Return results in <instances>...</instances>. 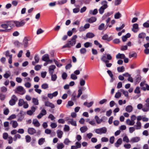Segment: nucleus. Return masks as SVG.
Wrapping results in <instances>:
<instances>
[{"instance_id": "1", "label": "nucleus", "mask_w": 149, "mask_h": 149, "mask_svg": "<svg viewBox=\"0 0 149 149\" xmlns=\"http://www.w3.org/2000/svg\"><path fill=\"white\" fill-rule=\"evenodd\" d=\"M77 38L76 35L73 36L70 40H68L67 43L62 47L63 48H70L74 46L76 43V39Z\"/></svg>"}, {"instance_id": "2", "label": "nucleus", "mask_w": 149, "mask_h": 149, "mask_svg": "<svg viewBox=\"0 0 149 149\" xmlns=\"http://www.w3.org/2000/svg\"><path fill=\"white\" fill-rule=\"evenodd\" d=\"M14 91L15 93L19 94L21 95H23L26 93L25 89L21 86L17 87Z\"/></svg>"}, {"instance_id": "3", "label": "nucleus", "mask_w": 149, "mask_h": 149, "mask_svg": "<svg viewBox=\"0 0 149 149\" xmlns=\"http://www.w3.org/2000/svg\"><path fill=\"white\" fill-rule=\"evenodd\" d=\"M95 131L96 134H105L107 132V129L105 127H104L95 129Z\"/></svg>"}, {"instance_id": "4", "label": "nucleus", "mask_w": 149, "mask_h": 149, "mask_svg": "<svg viewBox=\"0 0 149 149\" xmlns=\"http://www.w3.org/2000/svg\"><path fill=\"white\" fill-rule=\"evenodd\" d=\"M146 103L143 105L142 110L144 112L149 111V98H147L145 100Z\"/></svg>"}, {"instance_id": "5", "label": "nucleus", "mask_w": 149, "mask_h": 149, "mask_svg": "<svg viewBox=\"0 0 149 149\" xmlns=\"http://www.w3.org/2000/svg\"><path fill=\"white\" fill-rule=\"evenodd\" d=\"M18 100V98L15 95H12L11 99L9 101V104L10 106H13L15 104L16 102Z\"/></svg>"}, {"instance_id": "6", "label": "nucleus", "mask_w": 149, "mask_h": 149, "mask_svg": "<svg viewBox=\"0 0 149 149\" xmlns=\"http://www.w3.org/2000/svg\"><path fill=\"white\" fill-rule=\"evenodd\" d=\"M13 23H14L15 24L17 27H19L23 26L24 25L26 22L24 21L23 20H21L20 21H14L13 22Z\"/></svg>"}, {"instance_id": "7", "label": "nucleus", "mask_w": 149, "mask_h": 149, "mask_svg": "<svg viewBox=\"0 0 149 149\" xmlns=\"http://www.w3.org/2000/svg\"><path fill=\"white\" fill-rule=\"evenodd\" d=\"M106 56L105 55H103L101 58V59L103 62L105 63H107L106 64V65L107 67L110 68L111 67L112 65V64L111 63H107L109 62V61L107 60H106Z\"/></svg>"}, {"instance_id": "8", "label": "nucleus", "mask_w": 149, "mask_h": 149, "mask_svg": "<svg viewBox=\"0 0 149 149\" xmlns=\"http://www.w3.org/2000/svg\"><path fill=\"white\" fill-rule=\"evenodd\" d=\"M37 108L38 107L36 106H32L31 107V110L27 111V114L31 116L33 114V113L35 111L36 109H37Z\"/></svg>"}, {"instance_id": "9", "label": "nucleus", "mask_w": 149, "mask_h": 149, "mask_svg": "<svg viewBox=\"0 0 149 149\" xmlns=\"http://www.w3.org/2000/svg\"><path fill=\"white\" fill-rule=\"evenodd\" d=\"M47 114V111L45 109H43L42 110L40 113L37 116V118L40 119L44 116L45 115Z\"/></svg>"}, {"instance_id": "10", "label": "nucleus", "mask_w": 149, "mask_h": 149, "mask_svg": "<svg viewBox=\"0 0 149 149\" xmlns=\"http://www.w3.org/2000/svg\"><path fill=\"white\" fill-rule=\"evenodd\" d=\"M29 40V38L26 37L24 38L23 41V44L24 48H26L28 46V41Z\"/></svg>"}, {"instance_id": "11", "label": "nucleus", "mask_w": 149, "mask_h": 149, "mask_svg": "<svg viewBox=\"0 0 149 149\" xmlns=\"http://www.w3.org/2000/svg\"><path fill=\"white\" fill-rule=\"evenodd\" d=\"M139 30V25L137 23H135L132 25V31L134 33H136Z\"/></svg>"}, {"instance_id": "12", "label": "nucleus", "mask_w": 149, "mask_h": 149, "mask_svg": "<svg viewBox=\"0 0 149 149\" xmlns=\"http://www.w3.org/2000/svg\"><path fill=\"white\" fill-rule=\"evenodd\" d=\"M10 24L13 25V22L12 21L8 22L7 24H3L1 25V27L3 29H7L9 26H10Z\"/></svg>"}, {"instance_id": "13", "label": "nucleus", "mask_w": 149, "mask_h": 149, "mask_svg": "<svg viewBox=\"0 0 149 149\" xmlns=\"http://www.w3.org/2000/svg\"><path fill=\"white\" fill-rule=\"evenodd\" d=\"M140 138L139 137H135L132 138L130 140V142L132 143H137L140 140Z\"/></svg>"}, {"instance_id": "14", "label": "nucleus", "mask_w": 149, "mask_h": 149, "mask_svg": "<svg viewBox=\"0 0 149 149\" xmlns=\"http://www.w3.org/2000/svg\"><path fill=\"white\" fill-rule=\"evenodd\" d=\"M45 106L49 107L51 108H54L55 107V106L54 104L49 102L48 101H45Z\"/></svg>"}, {"instance_id": "15", "label": "nucleus", "mask_w": 149, "mask_h": 149, "mask_svg": "<svg viewBox=\"0 0 149 149\" xmlns=\"http://www.w3.org/2000/svg\"><path fill=\"white\" fill-rule=\"evenodd\" d=\"M56 67L54 65H52L49 67V74L53 73Z\"/></svg>"}, {"instance_id": "16", "label": "nucleus", "mask_w": 149, "mask_h": 149, "mask_svg": "<svg viewBox=\"0 0 149 149\" xmlns=\"http://www.w3.org/2000/svg\"><path fill=\"white\" fill-rule=\"evenodd\" d=\"M102 39L104 40H107L109 41L112 39V38L111 36L109 37L108 36L107 34H106L102 37Z\"/></svg>"}, {"instance_id": "17", "label": "nucleus", "mask_w": 149, "mask_h": 149, "mask_svg": "<svg viewBox=\"0 0 149 149\" xmlns=\"http://www.w3.org/2000/svg\"><path fill=\"white\" fill-rule=\"evenodd\" d=\"M28 132L29 134L33 135L36 133V130L34 128L30 127L28 129Z\"/></svg>"}, {"instance_id": "18", "label": "nucleus", "mask_w": 149, "mask_h": 149, "mask_svg": "<svg viewBox=\"0 0 149 149\" xmlns=\"http://www.w3.org/2000/svg\"><path fill=\"white\" fill-rule=\"evenodd\" d=\"M49 56L48 54H45L42 56V60L44 61L47 62L48 60H49Z\"/></svg>"}, {"instance_id": "19", "label": "nucleus", "mask_w": 149, "mask_h": 149, "mask_svg": "<svg viewBox=\"0 0 149 149\" xmlns=\"http://www.w3.org/2000/svg\"><path fill=\"white\" fill-rule=\"evenodd\" d=\"M122 143V140L121 138H119L115 143V146L116 147H118Z\"/></svg>"}, {"instance_id": "20", "label": "nucleus", "mask_w": 149, "mask_h": 149, "mask_svg": "<svg viewBox=\"0 0 149 149\" xmlns=\"http://www.w3.org/2000/svg\"><path fill=\"white\" fill-rule=\"evenodd\" d=\"M136 125H134V127L136 130H139L141 129V124L140 122H136Z\"/></svg>"}, {"instance_id": "21", "label": "nucleus", "mask_w": 149, "mask_h": 149, "mask_svg": "<svg viewBox=\"0 0 149 149\" xmlns=\"http://www.w3.org/2000/svg\"><path fill=\"white\" fill-rule=\"evenodd\" d=\"M101 4L102 5L101 7H102L104 9H106L108 7L107 2L106 1L104 0L102 1L101 2Z\"/></svg>"}, {"instance_id": "22", "label": "nucleus", "mask_w": 149, "mask_h": 149, "mask_svg": "<svg viewBox=\"0 0 149 149\" xmlns=\"http://www.w3.org/2000/svg\"><path fill=\"white\" fill-rule=\"evenodd\" d=\"M10 124L12 125L13 127L14 128H16L18 126V124L16 121L12 120L10 121Z\"/></svg>"}, {"instance_id": "23", "label": "nucleus", "mask_w": 149, "mask_h": 149, "mask_svg": "<svg viewBox=\"0 0 149 149\" xmlns=\"http://www.w3.org/2000/svg\"><path fill=\"white\" fill-rule=\"evenodd\" d=\"M32 123L36 127H38L40 125V123L36 119H33Z\"/></svg>"}, {"instance_id": "24", "label": "nucleus", "mask_w": 149, "mask_h": 149, "mask_svg": "<svg viewBox=\"0 0 149 149\" xmlns=\"http://www.w3.org/2000/svg\"><path fill=\"white\" fill-rule=\"evenodd\" d=\"M125 57L124 54H123L118 53L116 56V58L117 59H123Z\"/></svg>"}, {"instance_id": "25", "label": "nucleus", "mask_w": 149, "mask_h": 149, "mask_svg": "<svg viewBox=\"0 0 149 149\" xmlns=\"http://www.w3.org/2000/svg\"><path fill=\"white\" fill-rule=\"evenodd\" d=\"M68 124H70L72 125L76 126L77 124L76 121L74 120L73 119H70V120L68 121Z\"/></svg>"}, {"instance_id": "26", "label": "nucleus", "mask_w": 149, "mask_h": 149, "mask_svg": "<svg viewBox=\"0 0 149 149\" xmlns=\"http://www.w3.org/2000/svg\"><path fill=\"white\" fill-rule=\"evenodd\" d=\"M95 119L97 124H100L102 121V120L100 119L99 117L97 116H95Z\"/></svg>"}, {"instance_id": "27", "label": "nucleus", "mask_w": 149, "mask_h": 149, "mask_svg": "<svg viewBox=\"0 0 149 149\" xmlns=\"http://www.w3.org/2000/svg\"><path fill=\"white\" fill-rule=\"evenodd\" d=\"M133 107L131 105H129L127 106L125 108L126 111L129 113L131 112L132 111Z\"/></svg>"}, {"instance_id": "28", "label": "nucleus", "mask_w": 149, "mask_h": 149, "mask_svg": "<svg viewBox=\"0 0 149 149\" xmlns=\"http://www.w3.org/2000/svg\"><path fill=\"white\" fill-rule=\"evenodd\" d=\"M57 136L59 138H61L63 134V132L60 130H58L57 131Z\"/></svg>"}, {"instance_id": "29", "label": "nucleus", "mask_w": 149, "mask_h": 149, "mask_svg": "<svg viewBox=\"0 0 149 149\" xmlns=\"http://www.w3.org/2000/svg\"><path fill=\"white\" fill-rule=\"evenodd\" d=\"M51 76V79L52 81H55L57 78V76L56 74L53 73L49 74Z\"/></svg>"}, {"instance_id": "30", "label": "nucleus", "mask_w": 149, "mask_h": 149, "mask_svg": "<svg viewBox=\"0 0 149 149\" xmlns=\"http://www.w3.org/2000/svg\"><path fill=\"white\" fill-rule=\"evenodd\" d=\"M95 36V35L92 33L88 32L86 35V37L88 38H92Z\"/></svg>"}, {"instance_id": "31", "label": "nucleus", "mask_w": 149, "mask_h": 149, "mask_svg": "<svg viewBox=\"0 0 149 149\" xmlns=\"http://www.w3.org/2000/svg\"><path fill=\"white\" fill-rule=\"evenodd\" d=\"M32 102L35 105H37L39 104L38 100L37 98H33L32 99Z\"/></svg>"}, {"instance_id": "32", "label": "nucleus", "mask_w": 149, "mask_h": 149, "mask_svg": "<svg viewBox=\"0 0 149 149\" xmlns=\"http://www.w3.org/2000/svg\"><path fill=\"white\" fill-rule=\"evenodd\" d=\"M75 6L79 8H74L73 9V12L75 13H78L80 10V6L79 5H76Z\"/></svg>"}, {"instance_id": "33", "label": "nucleus", "mask_w": 149, "mask_h": 149, "mask_svg": "<svg viewBox=\"0 0 149 149\" xmlns=\"http://www.w3.org/2000/svg\"><path fill=\"white\" fill-rule=\"evenodd\" d=\"M96 18L95 17H92L88 20V22L90 23H92L96 21Z\"/></svg>"}, {"instance_id": "34", "label": "nucleus", "mask_w": 149, "mask_h": 149, "mask_svg": "<svg viewBox=\"0 0 149 149\" xmlns=\"http://www.w3.org/2000/svg\"><path fill=\"white\" fill-rule=\"evenodd\" d=\"M87 130L88 128L86 126H84L80 128V130L82 133L85 132Z\"/></svg>"}, {"instance_id": "35", "label": "nucleus", "mask_w": 149, "mask_h": 149, "mask_svg": "<svg viewBox=\"0 0 149 149\" xmlns=\"http://www.w3.org/2000/svg\"><path fill=\"white\" fill-rule=\"evenodd\" d=\"M126 124L129 125H133L134 123L131 120L127 119L126 121Z\"/></svg>"}, {"instance_id": "36", "label": "nucleus", "mask_w": 149, "mask_h": 149, "mask_svg": "<svg viewBox=\"0 0 149 149\" xmlns=\"http://www.w3.org/2000/svg\"><path fill=\"white\" fill-rule=\"evenodd\" d=\"M125 68L123 66L118 67L117 68V71L119 72H123L125 71Z\"/></svg>"}, {"instance_id": "37", "label": "nucleus", "mask_w": 149, "mask_h": 149, "mask_svg": "<svg viewBox=\"0 0 149 149\" xmlns=\"http://www.w3.org/2000/svg\"><path fill=\"white\" fill-rule=\"evenodd\" d=\"M98 12L97 10V9H95L94 10H91L89 11V13L91 14L95 15Z\"/></svg>"}, {"instance_id": "38", "label": "nucleus", "mask_w": 149, "mask_h": 149, "mask_svg": "<svg viewBox=\"0 0 149 149\" xmlns=\"http://www.w3.org/2000/svg\"><path fill=\"white\" fill-rule=\"evenodd\" d=\"M21 138V136L19 134H15L13 138V140L14 141H16L17 139H20Z\"/></svg>"}, {"instance_id": "39", "label": "nucleus", "mask_w": 149, "mask_h": 149, "mask_svg": "<svg viewBox=\"0 0 149 149\" xmlns=\"http://www.w3.org/2000/svg\"><path fill=\"white\" fill-rule=\"evenodd\" d=\"M64 147V145L62 143L57 144V148L58 149H62Z\"/></svg>"}, {"instance_id": "40", "label": "nucleus", "mask_w": 149, "mask_h": 149, "mask_svg": "<svg viewBox=\"0 0 149 149\" xmlns=\"http://www.w3.org/2000/svg\"><path fill=\"white\" fill-rule=\"evenodd\" d=\"M45 139L43 138H41L38 141V144L40 145H42L45 142Z\"/></svg>"}, {"instance_id": "41", "label": "nucleus", "mask_w": 149, "mask_h": 149, "mask_svg": "<svg viewBox=\"0 0 149 149\" xmlns=\"http://www.w3.org/2000/svg\"><path fill=\"white\" fill-rule=\"evenodd\" d=\"M146 34L144 33H139L138 35V37L140 38L143 39L146 36Z\"/></svg>"}, {"instance_id": "42", "label": "nucleus", "mask_w": 149, "mask_h": 149, "mask_svg": "<svg viewBox=\"0 0 149 149\" xmlns=\"http://www.w3.org/2000/svg\"><path fill=\"white\" fill-rule=\"evenodd\" d=\"M121 17V15L118 12L116 13L114 15V18L116 19H118Z\"/></svg>"}, {"instance_id": "43", "label": "nucleus", "mask_w": 149, "mask_h": 149, "mask_svg": "<svg viewBox=\"0 0 149 149\" xmlns=\"http://www.w3.org/2000/svg\"><path fill=\"white\" fill-rule=\"evenodd\" d=\"M25 102L24 100L22 99H20L19 100V102H18V105L19 106H22L24 103Z\"/></svg>"}, {"instance_id": "44", "label": "nucleus", "mask_w": 149, "mask_h": 149, "mask_svg": "<svg viewBox=\"0 0 149 149\" xmlns=\"http://www.w3.org/2000/svg\"><path fill=\"white\" fill-rule=\"evenodd\" d=\"M113 12L111 11L108 12L107 14H105L102 17V19H104L106 17L110 16V15H112L113 14Z\"/></svg>"}, {"instance_id": "45", "label": "nucleus", "mask_w": 149, "mask_h": 149, "mask_svg": "<svg viewBox=\"0 0 149 149\" xmlns=\"http://www.w3.org/2000/svg\"><path fill=\"white\" fill-rule=\"evenodd\" d=\"M104 23H102L99 26L98 29L100 30H102L104 29Z\"/></svg>"}, {"instance_id": "46", "label": "nucleus", "mask_w": 149, "mask_h": 149, "mask_svg": "<svg viewBox=\"0 0 149 149\" xmlns=\"http://www.w3.org/2000/svg\"><path fill=\"white\" fill-rule=\"evenodd\" d=\"M143 26L146 28L149 27V20H147L146 22L143 24Z\"/></svg>"}, {"instance_id": "47", "label": "nucleus", "mask_w": 149, "mask_h": 149, "mask_svg": "<svg viewBox=\"0 0 149 149\" xmlns=\"http://www.w3.org/2000/svg\"><path fill=\"white\" fill-rule=\"evenodd\" d=\"M123 141L124 142H125L128 143L130 142L127 136H125L123 138Z\"/></svg>"}, {"instance_id": "48", "label": "nucleus", "mask_w": 149, "mask_h": 149, "mask_svg": "<svg viewBox=\"0 0 149 149\" xmlns=\"http://www.w3.org/2000/svg\"><path fill=\"white\" fill-rule=\"evenodd\" d=\"M145 85L146 86V88L145 87H142L141 88V89L144 91H146V90L149 91V85L147 84H145Z\"/></svg>"}, {"instance_id": "49", "label": "nucleus", "mask_w": 149, "mask_h": 149, "mask_svg": "<svg viewBox=\"0 0 149 149\" xmlns=\"http://www.w3.org/2000/svg\"><path fill=\"white\" fill-rule=\"evenodd\" d=\"M49 87L47 83H44L41 85V88L43 89H46Z\"/></svg>"}, {"instance_id": "50", "label": "nucleus", "mask_w": 149, "mask_h": 149, "mask_svg": "<svg viewBox=\"0 0 149 149\" xmlns=\"http://www.w3.org/2000/svg\"><path fill=\"white\" fill-rule=\"evenodd\" d=\"M84 46L86 48H88L92 46V43L88 42H87L84 44Z\"/></svg>"}, {"instance_id": "51", "label": "nucleus", "mask_w": 149, "mask_h": 149, "mask_svg": "<svg viewBox=\"0 0 149 149\" xmlns=\"http://www.w3.org/2000/svg\"><path fill=\"white\" fill-rule=\"evenodd\" d=\"M25 139L26 142L29 143L31 141V137L29 135H27L25 136Z\"/></svg>"}, {"instance_id": "52", "label": "nucleus", "mask_w": 149, "mask_h": 149, "mask_svg": "<svg viewBox=\"0 0 149 149\" xmlns=\"http://www.w3.org/2000/svg\"><path fill=\"white\" fill-rule=\"evenodd\" d=\"M10 73V72L9 71H8L7 72H6V73L3 75V77L7 79L10 77V75L9 74Z\"/></svg>"}, {"instance_id": "53", "label": "nucleus", "mask_w": 149, "mask_h": 149, "mask_svg": "<svg viewBox=\"0 0 149 149\" xmlns=\"http://www.w3.org/2000/svg\"><path fill=\"white\" fill-rule=\"evenodd\" d=\"M67 2V0H61V1H58L57 3L58 4L61 5L66 3Z\"/></svg>"}, {"instance_id": "54", "label": "nucleus", "mask_w": 149, "mask_h": 149, "mask_svg": "<svg viewBox=\"0 0 149 149\" xmlns=\"http://www.w3.org/2000/svg\"><path fill=\"white\" fill-rule=\"evenodd\" d=\"M121 92H122L123 94L125 95V97H127L128 96V92L127 91H125L123 89H121L120 90Z\"/></svg>"}, {"instance_id": "55", "label": "nucleus", "mask_w": 149, "mask_h": 149, "mask_svg": "<svg viewBox=\"0 0 149 149\" xmlns=\"http://www.w3.org/2000/svg\"><path fill=\"white\" fill-rule=\"evenodd\" d=\"M94 43L95 45L98 46L100 48H101L102 47V45L100 44L97 40H95Z\"/></svg>"}, {"instance_id": "56", "label": "nucleus", "mask_w": 149, "mask_h": 149, "mask_svg": "<svg viewBox=\"0 0 149 149\" xmlns=\"http://www.w3.org/2000/svg\"><path fill=\"white\" fill-rule=\"evenodd\" d=\"M70 78L73 80H76L77 79V76L74 74H72L70 75Z\"/></svg>"}, {"instance_id": "57", "label": "nucleus", "mask_w": 149, "mask_h": 149, "mask_svg": "<svg viewBox=\"0 0 149 149\" xmlns=\"http://www.w3.org/2000/svg\"><path fill=\"white\" fill-rule=\"evenodd\" d=\"M106 9H104L102 7H100L99 10V13L101 14H102L104 12V10Z\"/></svg>"}, {"instance_id": "58", "label": "nucleus", "mask_w": 149, "mask_h": 149, "mask_svg": "<svg viewBox=\"0 0 149 149\" xmlns=\"http://www.w3.org/2000/svg\"><path fill=\"white\" fill-rule=\"evenodd\" d=\"M13 138L11 136H9L8 138V141L9 144H11L13 142Z\"/></svg>"}, {"instance_id": "59", "label": "nucleus", "mask_w": 149, "mask_h": 149, "mask_svg": "<svg viewBox=\"0 0 149 149\" xmlns=\"http://www.w3.org/2000/svg\"><path fill=\"white\" fill-rule=\"evenodd\" d=\"M136 117L135 115H132L131 117V120L135 124V120L136 119Z\"/></svg>"}, {"instance_id": "60", "label": "nucleus", "mask_w": 149, "mask_h": 149, "mask_svg": "<svg viewBox=\"0 0 149 149\" xmlns=\"http://www.w3.org/2000/svg\"><path fill=\"white\" fill-rule=\"evenodd\" d=\"M34 59L36 63H38L39 62V58L38 55H36L34 56Z\"/></svg>"}, {"instance_id": "61", "label": "nucleus", "mask_w": 149, "mask_h": 149, "mask_svg": "<svg viewBox=\"0 0 149 149\" xmlns=\"http://www.w3.org/2000/svg\"><path fill=\"white\" fill-rule=\"evenodd\" d=\"M124 147L127 149H129L131 148V145L129 143L126 144L124 145Z\"/></svg>"}, {"instance_id": "62", "label": "nucleus", "mask_w": 149, "mask_h": 149, "mask_svg": "<svg viewBox=\"0 0 149 149\" xmlns=\"http://www.w3.org/2000/svg\"><path fill=\"white\" fill-rule=\"evenodd\" d=\"M80 85L81 86H83L85 84V80L83 79H81L80 81Z\"/></svg>"}, {"instance_id": "63", "label": "nucleus", "mask_w": 149, "mask_h": 149, "mask_svg": "<svg viewBox=\"0 0 149 149\" xmlns=\"http://www.w3.org/2000/svg\"><path fill=\"white\" fill-rule=\"evenodd\" d=\"M134 92L136 93L139 94L140 93V88L139 87H137L134 91Z\"/></svg>"}, {"instance_id": "64", "label": "nucleus", "mask_w": 149, "mask_h": 149, "mask_svg": "<svg viewBox=\"0 0 149 149\" xmlns=\"http://www.w3.org/2000/svg\"><path fill=\"white\" fill-rule=\"evenodd\" d=\"M14 44L17 47H20L22 45V44L21 43L19 42L18 41H15L14 42Z\"/></svg>"}]
</instances>
